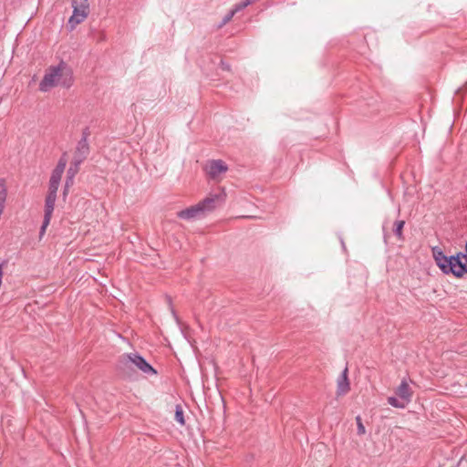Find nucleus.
Returning <instances> with one entry per match:
<instances>
[{
	"instance_id": "1",
	"label": "nucleus",
	"mask_w": 467,
	"mask_h": 467,
	"mask_svg": "<svg viewBox=\"0 0 467 467\" xmlns=\"http://www.w3.org/2000/svg\"><path fill=\"white\" fill-rule=\"evenodd\" d=\"M433 257L437 265L446 275L451 274L455 277L461 278L467 274V242L465 243L463 252H459L450 256L445 255L442 251L434 248Z\"/></svg>"
},
{
	"instance_id": "2",
	"label": "nucleus",
	"mask_w": 467,
	"mask_h": 467,
	"mask_svg": "<svg viewBox=\"0 0 467 467\" xmlns=\"http://www.w3.org/2000/svg\"><path fill=\"white\" fill-rule=\"evenodd\" d=\"M72 83V73L65 62H60L56 67H50L41 82L39 83V89L42 92H47L50 88L61 85L69 88Z\"/></svg>"
},
{
	"instance_id": "3",
	"label": "nucleus",
	"mask_w": 467,
	"mask_h": 467,
	"mask_svg": "<svg viewBox=\"0 0 467 467\" xmlns=\"http://www.w3.org/2000/svg\"><path fill=\"white\" fill-rule=\"evenodd\" d=\"M118 369L124 376H131V372L135 368L146 374H156V370L140 355L137 353L123 354L119 357Z\"/></svg>"
},
{
	"instance_id": "4",
	"label": "nucleus",
	"mask_w": 467,
	"mask_h": 467,
	"mask_svg": "<svg viewBox=\"0 0 467 467\" xmlns=\"http://www.w3.org/2000/svg\"><path fill=\"white\" fill-rule=\"evenodd\" d=\"M88 0H72L73 14L68 20V25L74 28L83 22L88 15Z\"/></svg>"
},
{
	"instance_id": "5",
	"label": "nucleus",
	"mask_w": 467,
	"mask_h": 467,
	"mask_svg": "<svg viewBox=\"0 0 467 467\" xmlns=\"http://www.w3.org/2000/svg\"><path fill=\"white\" fill-rule=\"evenodd\" d=\"M225 201V193L222 191L218 193L211 194L202 202H198L204 213L213 211L216 207L222 205Z\"/></svg>"
},
{
	"instance_id": "6",
	"label": "nucleus",
	"mask_w": 467,
	"mask_h": 467,
	"mask_svg": "<svg viewBox=\"0 0 467 467\" xmlns=\"http://www.w3.org/2000/svg\"><path fill=\"white\" fill-rule=\"evenodd\" d=\"M227 165L222 160H212L205 166V171L212 179H216L219 175L227 171Z\"/></svg>"
},
{
	"instance_id": "7",
	"label": "nucleus",
	"mask_w": 467,
	"mask_h": 467,
	"mask_svg": "<svg viewBox=\"0 0 467 467\" xmlns=\"http://www.w3.org/2000/svg\"><path fill=\"white\" fill-rule=\"evenodd\" d=\"M88 154H89L88 142L87 140H85V139L80 140L78 142V145H77V148H76V150L74 153L73 163L77 166H79L84 161V160H86V158L88 157Z\"/></svg>"
},
{
	"instance_id": "8",
	"label": "nucleus",
	"mask_w": 467,
	"mask_h": 467,
	"mask_svg": "<svg viewBox=\"0 0 467 467\" xmlns=\"http://www.w3.org/2000/svg\"><path fill=\"white\" fill-rule=\"evenodd\" d=\"M395 393L400 400L406 401V403H410L411 401L413 391L406 379L401 380L400 386L395 390Z\"/></svg>"
},
{
	"instance_id": "9",
	"label": "nucleus",
	"mask_w": 467,
	"mask_h": 467,
	"mask_svg": "<svg viewBox=\"0 0 467 467\" xmlns=\"http://www.w3.org/2000/svg\"><path fill=\"white\" fill-rule=\"evenodd\" d=\"M203 215L199 204L192 205L189 208L178 212L177 216L183 220H191Z\"/></svg>"
},
{
	"instance_id": "10",
	"label": "nucleus",
	"mask_w": 467,
	"mask_h": 467,
	"mask_svg": "<svg viewBox=\"0 0 467 467\" xmlns=\"http://www.w3.org/2000/svg\"><path fill=\"white\" fill-rule=\"evenodd\" d=\"M348 368H345L342 374L337 379V394L338 396L345 395L349 390V381L348 379Z\"/></svg>"
},
{
	"instance_id": "11",
	"label": "nucleus",
	"mask_w": 467,
	"mask_h": 467,
	"mask_svg": "<svg viewBox=\"0 0 467 467\" xmlns=\"http://www.w3.org/2000/svg\"><path fill=\"white\" fill-rule=\"evenodd\" d=\"M57 200V192H48L47 197H46V203H45V216L51 217L54 208H55V202Z\"/></svg>"
},
{
	"instance_id": "12",
	"label": "nucleus",
	"mask_w": 467,
	"mask_h": 467,
	"mask_svg": "<svg viewBox=\"0 0 467 467\" xmlns=\"http://www.w3.org/2000/svg\"><path fill=\"white\" fill-rule=\"evenodd\" d=\"M61 177H62L61 174H57V173H55L52 171L50 181H49L48 192H57Z\"/></svg>"
},
{
	"instance_id": "13",
	"label": "nucleus",
	"mask_w": 467,
	"mask_h": 467,
	"mask_svg": "<svg viewBox=\"0 0 467 467\" xmlns=\"http://www.w3.org/2000/svg\"><path fill=\"white\" fill-rule=\"evenodd\" d=\"M388 403L391 405L394 408L398 409H404L409 403H406L404 400H400L399 399L395 397H389L388 398Z\"/></svg>"
},
{
	"instance_id": "14",
	"label": "nucleus",
	"mask_w": 467,
	"mask_h": 467,
	"mask_svg": "<svg viewBox=\"0 0 467 467\" xmlns=\"http://www.w3.org/2000/svg\"><path fill=\"white\" fill-rule=\"evenodd\" d=\"M66 154H64L58 161L56 168L54 169L53 172L55 173H57V174H63L65 169H66V166H67V159L65 157Z\"/></svg>"
},
{
	"instance_id": "15",
	"label": "nucleus",
	"mask_w": 467,
	"mask_h": 467,
	"mask_svg": "<svg viewBox=\"0 0 467 467\" xmlns=\"http://www.w3.org/2000/svg\"><path fill=\"white\" fill-rule=\"evenodd\" d=\"M404 224H405V222L400 220V221H396L394 223V227H393V233L394 234L399 238V239H402V230H403V227H404Z\"/></svg>"
},
{
	"instance_id": "16",
	"label": "nucleus",
	"mask_w": 467,
	"mask_h": 467,
	"mask_svg": "<svg viewBox=\"0 0 467 467\" xmlns=\"http://www.w3.org/2000/svg\"><path fill=\"white\" fill-rule=\"evenodd\" d=\"M175 420L179 422L181 425H184V417H183V410L180 405L176 406L175 410Z\"/></svg>"
},
{
	"instance_id": "17",
	"label": "nucleus",
	"mask_w": 467,
	"mask_h": 467,
	"mask_svg": "<svg viewBox=\"0 0 467 467\" xmlns=\"http://www.w3.org/2000/svg\"><path fill=\"white\" fill-rule=\"evenodd\" d=\"M7 197V189L5 185L4 180H0V201H6Z\"/></svg>"
},
{
	"instance_id": "18",
	"label": "nucleus",
	"mask_w": 467,
	"mask_h": 467,
	"mask_svg": "<svg viewBox=\"0 0 467 467\" xmlns=\"http://www.w3.org/2000/svg\"><path fill=\"white\" fill-rule=\"evenodd\" d=\"M235 13H236V10H231L227 15L224 16V17L223 18V21L219 26L222 27L224 25H226L227 23H229L232 20V18L234 17V16L235 15Z\"/></svg>"
},
{
	"instance_id": "19",
	"label": "nucleus",
	"mask_w": 467,
	"mask_h": 467,
	"mask_svg": "<svg viewBox=\"0 0 467 467\" xmlns=\"http://www.w3.org/2000/svg\"><path fill=\"white\" fill-rule=\"evenodd\" d=\"M50 220H51V217H47L44 215V221H43L42 226L40 228V232H39L40 238L45 234L46 229L49 225Z\"/></svg>"
},
{
	"instance_id": "20",
	"label": "nucleus",
	"mask_w": 467,
	"mask_h": 467,
	"mask_svg": "<svg viewBox=\"0 0 467 467\" xmlns=\"http://www.w3.org/2000/svg\"><path fill=\"white\" fill-rule=\"evenodd\" d=\"M356 421H357V425H358V435H363L365 434L366 432V429L361 421V418L360 416H357L356 417Z\"/></svg>"
},
{
	"instance_id": "21",
	"label": "nucleus",
	"mask_w": 467,
	"mask_h": 467,
	"mask_svg": "<svg viewBox=\"0 0 467 467\" xmlns=\"http://www.w3.org/2000/svg\"><path fill=\"white\" fill-rule=\"evenodd\" d=\"M78 171V166L72 162V165L67 170V176L74 179L75 175Z\"/></svg>"
},
{
	"instance_id": "22",
	"label": "nucleus",
	"mask_w": 467,
	"mask_h": 467,
	"mask_svg": "<svg viewBox=\"0 0 467 467\" xmlns=\"http://www.w3.org/2000/svg\"><path fill=\"white\" fill-rule=\"evenodd\" d=\"M73 182H74V179L71 178V177H67V181H66V183H65V188H64V195L67 194V190L68 188L73 184Z\"/></svg>"
},
{
	"instance_id": "23",
	"label": "nucleus",
	"mask_w": 467,
	"mask_h": 467,
	"mask_svg": "<svg viewBox=\"0 0 467 467\" xmlns=\"http://www.w3.org/2000/svg\"><path fill=\"white\" fill-rule=\"evenodd\" d=\"M89 130L88 128L84 129L83 131H82V138L80 140H84L88 141V138L89 136Z\"/></svg>"
},
{
	"instance_id": "24",
	"label": "nucleus",
	"mask_w": 467,
	"mask_h": 467,
	"mask_svg": "<svg viewBox=\"0 0 467 467\" xmlns=\"http://www.w3.org/2000/svg\"><path fill=\"white\" fill-rule=\"evenodd\" d=\"M243 5H244V2H243V3H241V4H239V5H237L234 7V10H236V12H238V11L242 10L243 8H244V7H245V6H243Z\"/></svg>"
},
{
	"instance_id": "25",
	"label": "nucleus",
	"mask_w": 467,
	"mask_h": 467,
	"mask_svg": "<svg viewBox=\"0 0 467 467\" xmlns=\"http://www.w3.org/2000/svg\"><path fill=\"white\" fill-rule=\"evenodd\" d=\"M105 37H106L105 35L103 33H101L98 41H104Z\"/></svg>"
}]
</instances>
